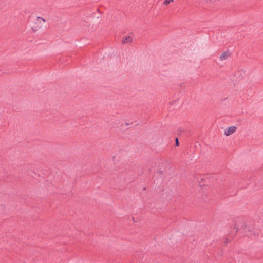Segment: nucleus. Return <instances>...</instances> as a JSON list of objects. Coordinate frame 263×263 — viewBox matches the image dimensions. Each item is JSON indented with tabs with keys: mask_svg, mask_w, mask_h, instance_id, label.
<instances>
[{
	"mask_svg": "<svg viewBox=\"0 0 263 263\" xmlns=\"http://www.w3.org/2000/svg\"><path fill=\"white\" fill-rule=\"evenodd\" d=\"M236 129H237L236 126H232L229 127L225 129L224 134L226 136H229V135L233 134L236 131Z\"/></svg>",
	"mask_w": 263,
	"mask_h": 263,
	"instance_id": "f257e3e1",
	"label": "nucleus"
},
{
	"mask_svg": "<svg viewBox=\"0 0 263 263\" xmlns=\"http://www.w3.org/2000/svg\"><path fill=\"white\" fill-rule=\"evenodd\" d=\"M230 56V53L229 52H224L220 55L219 59L221 61H224L226 60Z\"/></svg>",
	"mask_w": 263,
	"mask_h": 263,
	"instance_id": "f03ea898",
	"label": "nucleus"
},
{
	"mask_svg": "<svg viewBox=\"0 0 263 263\" xmlns=\"http://www.w3.org/2000/svg\"><path fill=\"white\" fill-rule=\"evenodd\" d=\"M174 2V0H165L164 3H163V4L164 5H167L168 4H170V3H172Z\"/></svg>",
	"mask_w": 263,
	"mask_h": 263,
	"instance_id": "20e7f679",
	"label": "nucleus"
},
{
	"mask_svg": "<svg viewBox=\"0 0 263 263\" xmlns=\"http://www.w3.org/2000/svg\"><path fill=\"white\" fill-rule=\"evenodd\" d=\"M175 141H176V145L178 146L179 145V142H178V139L177 138L175 139Z\"/></svg>",
	"mask_w": 263,
	"mask_h": 263,
	"instance_id": "39448f33",
	"label": "nucleus"
},
{
	"mask_svg": "<svg viewBox=\"0 0 263 263\" xmlns=\"http://www.w3.org/2000/svg\"><path fill=\"white\" fill-rule=\"evenodd\" d=\"M38 20H43L44 22H45V21H46V20H45V19H44V18H42V17H38Z\"/></svg>",
	"mask_w": 263,
	"mask_h": 263,
	"instance_id": "423d86ee",
	"label": "nucleus"
},
{
	"mask_svg": "<svg viewBox=\"0 0 263 263\" xmlns=\"http://www.w3.org/2000/svg\"><path fill=\"white\" fill-rule=\"evenodd\" d=\"M132 38L129 36H125L123 38L122 42L123 44L130 43L132 42Z\"/></svg>",
	"mask_w": 263,
	"mask_h": 263,
	"instance_id": "7ed1b4c3",
	"label": "nucleus"
}]
</instances>
